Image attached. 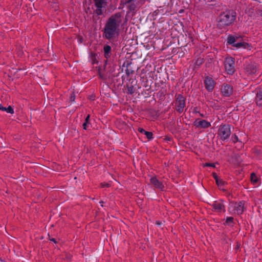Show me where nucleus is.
Instances as JSON below:
<instances>
[{"label": "nucleus", "mask_w": 262, "mask_h": 262, "mask_svg": "<svg viewBox=\"0 0 262 262\" xmlns=\"http://www.w3.org/2000/svg\"><path fill=\"white\" fill-rule=\"evenodd\" d=\"M95 5L96 7L95 13L98 15H101L103 14V11L102 8L106 5V0H94Z\"/></svg>", "instance_id": "6e6552de"}, {"label": "nucleus", "mask_w": 262, "mask_h": 262, "mask_svg": "<svg viewBox=\"0 0 262 262\" xmlns=\"http://www.w3.org/2000/svg\"><path fill=\"white\" fill-rule=\"evenodd\" d=\"M212 206L214 210L217 212H225V207L223 204V201L222 200H219V201H215L212 204Z\"/></svg>", "instance_id": "ddd939ff"}, {"label": "nucleus", "mask_w": 262, "mask_h": 262, "mask_svg": "<svg viewBox=\"0 0 262 262\" xmlns=\"http://www.w3.org/2000/svg\"><path fill=\"white\" fill-rule=\"evenodd\" d=\"M204 83L206 89L209 91L211 92L214 87L215 82L213 79L209 76L205 77Z\"/></svg>", "instance_id": "f8f14e48"}, {"label": "nucleus", "mask_w": 262, "mask_h": 262, "mask_svg": "<svg viewBox=\"0 0 262 262\" xmlns=\"http://www.w3.org/2000/svg\"><path fill=\"white\" fill-rule=\"evenodd\" d=\"M232 140L233 142L234 143L237 142L238 141V137L237 136V135L236 134H234L232 136Z\"/></svg>", "instance_id": "7c9ffc66"}, {"label": "nucleus", "mask_w": 262, "mask_h": 262, "mask_svg": "<svg viewBox=\"0 0 262 262\" xmlns=\"http://www.w3.org/2000/svg\"><path fill=\"white\" fill-rule=\"evenodd\" d=\"M236 18V13L233 10H227L219 15L217 18V28L225 29L234 24Z\"/></svg>", "instance_id": "f03ea898"}, {"label": "nucleus", "mask_w": 262, "mask_h": 262, "mask_svg": "<svg viewBox=\"0 0 262 262\" xmlns=\"http://www.w3.org/2000/svg\"><path fill=\"white\" fill-rule=\"evenodd\" d=\"M239 38V37L230 35L227 38V43L229 45H231L232 46H233V45L235 43L236 40Z\"/></svg>", "instance_id": "a211bd4d"}, {"label": "nucleus", "mask_w": 262, "mask_h": 262, "mask_svg": "<svg viewBox=\"0 0 262 262\" xmlns=\"http://www.w3.org/2000/svg\"><path fill=\"white\" fill-rule=\"evenodd\" d=\"M0 110L3 111H6L8 113H10L13 114L14 113L13 108L11 106H9L8 107H4L2 104H0Z\"/></svg>", "instance_id": "aec40b11"}, {"label": "nucleus", "mask_w": 262, "mask_h": 262, "mask_svg": "<svg viewBox=\"0 0 262 262\" xmlns=\"http://www.w3.org/2000/svg\"><path fill=\"white\" fill-rule=\"evenodd\" d=\"M256 97L255 102L257 106H262V88H258L255 90Z\"/></svg>", "instance_id": "4468645a"}, {"label": "nucleus", "mask_w": 262, "mask_h": 262, "mask_svg": "<svg viewBox=\"0 0 262 262\" xmlns=\"http://www.w3.org/2000/svg\"><path fill=\"white\" fill-rule=\"evenodd\" d=\"M90 115L88 114L86 117L84 122L82 124L83 128L85 130L87 129L88 124L90 123Z\"/></svg>", "instance_id": "412c9836"}, {"label": "nucleus", "mask_w": 262, "mask_h": 262, "mask_svg": "<svg viewBox=\"0 0 262 262\" xmlns=\"http://www.w3.org/2000/svg\"><path fill=\"white\" fill-rule=\"evenodd\" d=\"M96 54L95 53H91V60L92 61V64H94L95 63H97L98 62V61L97 60L96 58Z\"/></svg>", "instance_id": "5701e85b"}, {"label": "nucleus", "mask_w": 262, "mask_h": 262, "mask_svg": "<svg viewBox=\"0 0 262 262\" xmlns=\"http://www.w3.org/2000/svg\"><path fill=\"white\" fill-rule=\"evenodd\" d=\"M101 187H109L110 186V184L109 183H101Z\"/></svg>", "instance_id": "f704fd0d"}, {"label": "nucleus", "mask_w": 262, "mask_h": 262, "mask_svg": "<svg viewBox=\"0 0 262 262\" xmlns=\"http://www.w3.org/2000/svg\"><path fill=\"white\" fill-rule=\"evenodd\" d=\"M245 72L248 75H253L257 71V65L255 62H247L244 65Z\"/></svg>", "instance_id": "0eeeda50"}, {"label": "nucleus", "mask_w": 262, "mask_h": 262, "mask_svg": "<svg viewBox=\"0 0 262 262\" xmlns=\"http://www.w3.org/2000/svg\"><path fill=\"white\" fill-rule=\"evenodd\" d=\"M104 57L106 59L103 65V70H105L107 63L110 62L109 58L112 55V48L110 45H105L103 47Z\"/></svg>", "instance_id": "423d86ee"}, {"label": "nucleus", "mask_w": 262, "mask_h": 262, "mask_svg": "<svg viewBox=\"0 0 262 262\" xmlns=\"http://www.w3.org/2000/svg\"><path fill=\"white\" fill-rule=\"evenodd\" d=\"M231 125L222 124L218 129L217 135L222 141H226L231 135Z\"/></svg>", "instance_id": "7ed1b4c3"}, {"label": "nucleus", "mask_w": 262, "mask_h": 262, "mask_svg": "<svg viewBox=\"0 0 262 262\" xmlns=\"http://www.w3.org/2000/svg\"><path fill=\"white\" fill-rule=\"evenodd\" d=\"M233 157H234L236 159H237V162H238V163H240V162H241V160H240V159H239V158H240L239 156H238L237 154H235V155H234L233 156Z\"/></svg>", "instance_id": "e433bc0d"}, {"label": "nucleus", "mask_w": 262, "mask_h": 262, "mask_svg": "<svg viewBox=\"0 0 262 262\" xmlns=\"http://www.w3.org/2000/svg\"><path fill=\"white\" fill-rule=\"evenodd\" d=\"M221 92L223 96L229 97L233 93V88L229 84H224L222 87Z\"/></svg>", "instance_id": "9b49d317"}, {"label": "nucleus", "mask_w": 262, "mask_h": 262, "mask_svg": "<svg viewBox=\"0 0 262 262\" xmlns=\"http://www.w3.org/2000/svg\"><path fill=\"white\" fill-rule=\"evenodd\" d=\"M144 134L148 140H151L153 138V134L152 132L146 131Z\"/></svg>", "instance_id": "c85d7f7f"}, {"label": "nucleus", "mask_w": 262, "mask_h": 262, "mask_svg": "<svg viewBox=\"0 0 262 262\" xmlns=\"http://www.w3.org/2000/svg\"><path fill=\"white\" fill-rule=\"evenodd\" d=\"M193 125L199 128H207L211 126V123L209 122L199 119H197L194 121Z\"/></svg>", "instance_id": "1a4fd4ad"}, {"label": "nucleus", "mask_w": 262, "mask_h": 262, "mask_svg": "<svg viewBox=\"0 0 262 262\" xmlns=\"http://www.w3.org/2000/svg\"><path fill=\"white\" fill-rule=\"evenodd\" d=\"M233 47H235L237 48H243L244 49H246L248 48H249L250 46L249 43L244 42H237L235 43Z\"/></svg>", "instance_id": "6ab92c4d"}, {"label": "nucleus", "mask_w": 262, "mask_h": 262, "mask_svg": "<svg viewBox=\"0 0 262 262\" xmlns=\"http://www.w3.org/2000/svg\"><path fill=\"white\" fill-rule=\"evenodd\" d=\"M215 182L220 190H222L223 191H226V189H224L223 187L227 184V182L224 181L222 179L220 178L219 180H216Z\"/></svg>", "instance_id": "f3484780"}, {"label": "nucleus", "mask_w": 262, "mask_h": 262, "mask_svg": "<svg viewBox=\"0 0 262 262\" xmlns=\"http://www.w3.org/2000/svg\"><path fill=\"white\" fill-rule=\"evenodd\" d=\"M212 175L213 178L215 179V182L216 181V180H219L220 178L215 172H213Z\"/></svg>", "instance_id": "473e14b6"}, {"label": "nucleus", "mask_w": 262, "mask_h": 262, "mask_svg": "<svg viewBox=\"0 0 262 262\" xmlns=\"http://www.w3.org/2000/svg\"><path fill=\"white\" fill-rule=\"evenodd\" d=\"M130 66V63H127V69L125 70V73L127 77L129 76V75L134 73L133 70H129L128 69V67Z\"/></svg>", "instance_id": "bb28decb"}, {"label": "nucleus", "mask_w": 262, "mask_h": 262, "mask_svg": "<svg viewBox=\"0 0 262 262\" xmlns=\"http://www.w3.org/2000/svg\"><path fill=\"white\" fill-rule=\"evenodd\" d=\"M150 183L157 188L163 190L164 186L163 183L159 181L156 177H152L150 179Z\"/></svg>", "instance_id": "2eb2a0df"}, {"label": "nucleus", "mask_w": 262, "mask_h": 262, "mask_svg": "<svg viewBox=\"0 0 262 262\" xmlns=\"http://www.w3.org/2000/svg\"><path fill=\"white\" fill-rule=\"evenodd\" d=\"M157 95L159 96L160 97H162V96H164V94L163 92L162 91H159L158 93H157Z\"/></svg>", "instance_id": "58836bf2"}, {"label": "nucleus", "mask_w": 262, "mask_h": 262, "mask_svg": "<svg viewBox=\"0 0 262 262\" xmlns=\"http://www.w3.org/2000/svg\"><path fill=\"white\" fill-rule=\"evenodd\" d=\"M75 99V96L74 94L73 93L71 95V97H70V101L71 102L74 101Z\"/></svg>", "instance_id": "c9c22d12"}, {"label": "nucleus", "mask_w": 262, "mask_h": 262, "mask_svg": "<svg viewBox=\"0 0 262 262\" xmlns=\"http://www.w3.org/2000/svg\"><path fill=\"white\" fill-rule=\"evenodd\" d=\"M98 73V75H99V77L100 79H106V76H105L103 74L101 73L100 68H99Z\"/></svg>", "instance_id": "c756f323"}, {"label": "nucleus", "mask_w": 262, "mask_h": 262, "mask_svg": "<svg viewBox=\"0 0 262 262\" xmlns=\"http://www.w3.org/2000/svg\"><path fill=\"white\" fill-rule=\"evenodd\" d=\"M136 8V5L134 3H132L127 6V9L129 12H134L135 11Z\"/></svg>", "instance_id": "a878e982"}, {"label": "nucleus", "mask_w": 262, "mask_h": 262, "mask_svg": "<svg viewBox=\"0 0 262 262\" xmlns=\"http://www.w3.org/2000/svg\"><path fill=\"white\" fill-rule=\"evenodd\" d=\"M250 178H251V181L253 183H254V184L257 183V182L258 181V179H257V176L255 173L253 172L251 174Z\"/></svg>", "instance_id": "b1692460"}, {"label": "nucleus", "mask_w": 262, "mask_h": 262, "mask_svg": "<svg viewBox=\"0 0 262 262\" xmlns=\"http://www.w3.org/2000/svg\"><path fill=\"white\" fill-rule=\"evenodd\" d=\"M186 98L182 94H178L174 102V106L176 111L182 113L186 106Z\"/></svg>", "instance_id": "20e7f679"}, {"label": "nucleus", "mask_w": 262, "mask_h": 262, "mask_svg": "<svg viewBox=\"0 0 262 262\" xmlns=\"http://www.w3.org/2000/svg\"><path fill=\"white\" fill-rule=\"evenodd\" d=\"M108 64V68L106 67L105 70H104V71H106L107 72V74H108V77H117L118 76V74H116L115 73L116 68L117 67V65L115 64H113L111 65L110 62L107 63Z\"/></svg>", "instance_id": "9d476101"}, {"label": "nucleus", "mask_w": 262, "mask_h": 262, "mask_svg": "<svg viewBox=\"0 0 262 262\" xmlns=\"http://www.w3.org/2000/svg\"><path fill=\"white\" fill-rule=\"evenodd\" d=\"M204 166L207 167H215V164L214 163H206L204 165Z\"/></svg>", "instance_id": "2f4dec72"}, {"label": "nucleus", "mask_w": 262, "mask_h": 262, "mask_svg": "<svg viewBox=\"0 0 262 262\" xmlns=\"http://www.w3.org/2000/svg\"><path fill=\"white\" fill-rule=\"evenodd\" d=\"M138 130L139 132L142 133V134H145L146 132L145 129H144L143 128L139 127Z\"/></svg>", "instance_id": "72a5a7b5"}, {"label": "nucleus", "mask_w": 262, "mask_h": 262, "mask_svg": "<svg viewBox=\"0 0 262 262\" xmlns=\"http://www.w3.org/2000/svg\"><path fill=\"white\" fill-rule=\"evenodd\" d=\"M164 140L167 141H170L171 140V138L169 136H165Z\"/></svg>", "instance_id": "ea45409f"}, {"label": "nucleus", "mask_w": 262, "mask_h": 262, "mask_svg": "<svg viewBox=\"0 0 262 262\" xmlns=\"http://www.w3.org/2000/svg\"><path fill=\"white\" fill-rule=\"evenodd\" d=\"M260 15L262 16V9H261V12H260Z\"/></svg>", "instance_id": "c03bdc74"}, {"label": "nucleus", "mask_w": 262, "mask_h": 262, "mask_svg": "<svg viewBox=\"0 0 262 262\" xmlns=\"http://www.w3.org/2000/svg\"><path fill=\"white\" fill-rule=\"evenodd\" d=\"M244 202L240 201L237 206L235 207V210H236L237 214H242L244 211Z\"/></svg>", "instance_id": "dca6fc26"}, {"label": "nucleus", "mask_w": 262, "mask_h": 262, "mask_svg": "<svg viewBox=\"0 0 262 262\" xmlns=\"http://www.w3.org/2000/svg\"><path fill=\"white\" fill-rule=\"evenodd\" d=\"M122 18L121 12H117L107 19L103 30V38L111 40L118 36Z\"/></svg>", "instance_id": "f257e3e1"}, {"label": "nucleus", "mask_w": 262, "mask_h": 262, "mask_svg": "<svg viewBox=\"0 0 262 262\" xmlns=\"http://www.w3.org/2000/svg\"><path fill=\"white\" fill-rule=\"evenodd\" d=\"M103 203H104V202H103V201H101L100 202V203H101V206H103V205H102V204H103Z\"/></svg>", "instance_id": "79ce46f5"}, {"label": "nucleus", "mask_w": 262, "mask_h": 262, "mask_svg": "<svg viewBox=\"0 0 262 262\" xmlns=\"http://www.w3.org/2000/svg\"><path fill=\"white\" fill-rule=\"evenodd\" d=\"M235 59L232 57H228L224 61L225 69L227 73L229 75H232L235 70Z\"/></svg>", "instance_id": "39448f33"}, {"label": "nucleus", "mask_w": 262, "mask_h": 262, "mask_svg": "<svg viewBox=\"0 0 262 262\" xmlns=\"http://www.w3.org/2000/svg\"><path fill=\"white\" fill-rule=\"evenodd\" d=\"M50 241L53 242L55 243H57V242L56 241V239L54 238H50Z\"/></svg>", "instance_id": "a19ab883"}, {"label": "nucleus", "mask_w": 262, "mask_h": 262, "mask_svg": "<svg viewBox=\"0 0 262 262\" xmlns=\"http://www.w3.org/2000/svg\"><path fill=\"white\" fill-rule=\"evenodd\" d=\"M134 0H128V1L127 2V3H130V2H133ZM145 1V0H140V3L141 4H144Z\"/></svg>", "instance_id": "4c0bfd02"}, {"label": "nucleus", "mask_w": 262, "mask_h": 262, "mask_svg": "<svg viewBox=\"0 0 262 262\" xmlns=\"http://www.w3.org/2000/svg\"><path fill=\"white\" fill-rule=\"evenodd\" d=\"M127 93L129 94H133L135 92L134 88L133 85L127 86Z\"/></svg>", "instance_id": "cd10ccee"}, {"label": "nucleus", "mask_w": 262, "mask_h": 262, "mask_svg": "<svg viewBox=\"0 0 262 262\" xmlns=\"http://www.w3.org/2000/svg\"><path fill=\"white\" fill-rule=\"evenodd\" d=\"M200 116H202V117H204L203 115L202 114H200Z\"/></svg>", "instance_id": "a18cd8bd"}, {"label": "nucleus", "mask_w": 262, "mask_h": 262, "mask_svg": "<svg viewBox=\"0 0 262 262\" xmlns=\"http://www.w3.org/2000/svg\"><path fill=\"white\" fill-rule=\"evenodd\" d=\"M233 220L234 219L233 217H227L226 220L225 224L228 225L232 226V224L233 223Z\"/></svg>", "instance_id": "393cba45"}, {"label": "nucleus", "mask_w": 262, "mask_h": 262, "mask_svg": "<svg viewBox=\"0 0 262 262\" xmlns=\"http://www.w3.org/2000/svg\"><path fill=\"white\" fill-rule=\"evenodd\" d=\"M157 224L158 225H160L161 223L159 222H157Z\"/></svg>", "instance_id": "37998d69"}, {"label": "nucleus", "mask_w": 262, "mask_h": 262, "mask_svg": "<svg viewBox=\"0 0 262 262\" xmlns=\"http://www.w3.org/2000/svg\"><path fill=\"white\" fill-rule=\"evenodd\" d=\"M204 62V59L203 58H198L194 64V67L196 68V67H199L200 66H201L203 63Z\"/></svg>", "instance_id": "4be33fe9"}]
</instances>
